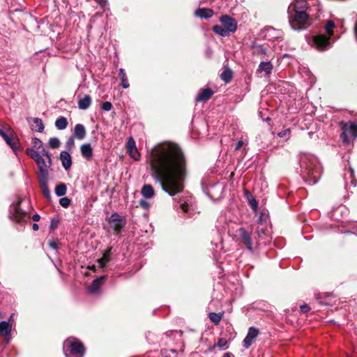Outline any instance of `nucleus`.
<instances>
[{
	"label": "nucleus",
	"mask_w": 357,
	"mask_h": 357,
	"mask_svg": "<svg viewBox=\"0 0 357 357\" xmlns=\"http://www.w3.org/2000/svg\"><path fill=\"white\" fill-rule=\"evenodd\" d=\"M152 177L162 190L174 197L183 192L187 176V164L180 146L164 142L153 148L149 156Z\"/></svg>",
	"instance_id": "f257e3e1"
},
{
	"label": "nucleus",
	"mask_w": 357,
	"mask_h": 357,
	"mask_svg": "<svg viewBox=\"0 0 357 357\" xmlns=\"http://www.w3.org/2000/svg\"><path fill=\"white\" fill-rule=\"evenodd\" d=\"M299 164L301 175L304 181L309 185L317 183L322 172V168L318 158L310 153H301Z\"/></svg>",
	"instance_id": "f03ea898"
},
{
	"label": "nucleus",
	"mask_w": 357,
	"mask_h": 357,
	"mask_svg": "<svg viewBox=\"0 0 357 357\" xmlns=\"http://www.w3.org/2000/svg\"><path fill=\"white\" fill-rule=\"evenodd\" d=\"M26 152L36 162L39 169L40 178H49V169L52 164V154L45 148L40 151L28 148Z\"/></svg>",
	"instance_id": "7ed1b4c3"
},
{
	"label": "nucleus",
	"mask_w": 357,
	"mask_h": 357,
	"mask_svg": "<svg viewBox=\"0 0 357 357\" xmlns=\"http://www.w3.org/2000/svg\"><path fill=\"white\" fill-rule=\"evenodd\" d=\"M335 23L333 20L327 21L325 25L326 35L318 34L312 38V45L319 51H324L331 47L330 38L333 34Z\"/></svg>",
	"instance_id": "20e7f679"
},
{
	"label": "nucleus",
	"mask_w": 357,
	"mask_h": 357,
	"mask_svg": "<svg viewBox=\"0 0 357 357\" xmlns=\"http://www.w3.org/2000/svg\"><path fill=\"white\" fill-rule=\"evenodd\" d=\"M66 357H83L85 349L84 345L75 338H68L63 343Z\"/></svg>",
	"instance_id": "39448f33"
},
{
	"label": "nucleus",
	"mask_w": 357,
	"mask_h": 357,
	"mask_svg": "<svg viewBox=\"0 0 357 357\" xmlns=\"http://www.w3.org/2000/svg\"><path fill=\"white\" fill-rule=\"evenodd\" d=\"M289 23L296 31L305 29L309 25L310 13H288Z\"/></svg>",
	"instance_id": "423d86ee"
},
{
	"label": "nucleus",
	"mask_w": 357,
	"mask_h": 357,
	"mask_svg": "<svg viewBox=\"0 0 357 357\" xmlns=\"http://www.w3.org/2000/svg\"><path fill=\"white\" fill-rule=\"evenodd\" d=\"M26 202V200H20L16 204L10 207V217L18 223H24L30 220V216L26 211L22 208V204Z\"/></svg>",
	"instance_id": "0eeeda50"
},
{
	"label": "nucleus",
	"mask_w": 357,
	"mask_h": 357,
	"mask_svg": "<svg viewBox=\"0 0 357 357\" xmlns=\"http://www.w3.org/2000/svg\"><path fill=\"white\" fill-rule=\"evenodd\" d=\"M341 137L344 143L349 142L350 137H357V124L354 122L342 123Z\"/></svg>",
	"instance_id": "6e6552de"
},
{
	"label": "nucleus",
	"mask_w": 357,
	"mask_h": 357,
	"mask_svg": "<svg viewBox=\"0 0 357 357\" xmlns=\"http://www.w3.org/2000/svg\"><path fill=\"white\" fill-rule=\"evenodd\" d=\"M310 13L309 4L307 0H296L288 8L287 13Z\"/></svg>",
	"instance_id": "1a4fd4ad"
},
{
	"label": "nucleus",
	"mask_w": 357,
	"mask_h": 357,
	"mask_svg": "<svg viewBox=\"0 0 357 357\" xmlns=\"http://www.w3.org/2000/svg\"><path fill=\"white\" fill-rule=\"evenodd\" d=\"M263 38L265 40L273 41L275 40H282L283 32L280 29H276L272 26H268L262 31Z\"/></svg>",
	"instance_id": "9d476101"
},
{
	"label": "nucleus",
	"mask_w": 357,
	"mask_h": 357,
	"mask_svg": "<svg viewBox=\"0 0 357 357\" xmlns=\"http://www.w3.org/2000/svg\"><path fill=\"white\" fill-rule=\"evenodd\" d=\"M219 21L229 34L231 33H234L237 30V22L235 19L229 17V15H222L220 17Z\"/></svg>",
	"instance_id": "9b49d317"
},
{
	"label": "nucleus",
	"mask_w": 357,
	"mask_h": 357,
	"mask_svg": "<svg viewBox=\"0 0 357 357\" xmlns=\"http://www.w3.org/2000/svg\"><path fill=\"white\" fill-rule=\"evenodd\" d=\"M108 221L111 227L113 228L116 232H119L126 225L124 218L117 213H113L110 215Z\"/></svg>",
	"instance_id": "f8f14e48"
},
{
	"label": "nucleus",
	"mask_w": 357,
	"mask_h": 357,
	"mask_svg": "<svg viewBox=\"0 0 357 357\" xmlns=\"http://www.w3.org/2000/svg\"><path fill=\"white\" fill-rule=\"evenodd\" d=\"M259 333V330L254 326L248 328V333L243 341V346L245 349H248L254 343Z\"/></svg>",
	"instance_id": "ddd939ff"
},
{
	"label": "nucleus",
	"mask_w": 357,
	"mask_h": 357,
	"mask_svg": "<svg viewBox=\"0 0 357 357\" xmlns=\"http://www.w3.org/2000/svg\"><path fill=\"white\" fill-rule=\"evenodd\" d=\"M238 234L246 248L249 251L253 252V243L250 234L243 227H241L238 229Z\"/></svg>",
	"instance_id": "4468645a"
},
{
	"label": "nucleus",
	"mask_w": 357,
	"mask_h": 357,
	"mask_svg": "<svg viewBox=\"0 0 357 357\" xmlns=\"http://www.w3.org/2000/svg\"><path fill=\"white\" fill-rule=\"evenodd\" d=\"M344 181L346 188H350L351 186L355 187L356 185L357 180L354 176V170L351 167L348 169H345Z\"/></svg>",
	"instance_id": "2eb2a0df"
},
{
	"label": "nucleus",
	"mask_w": 357,
	"mask_h": 357,
	"mask_svg": "<svg viewBox=\"0 0 357 357\" xmlns=\"http://www.w3.org/2000/svg\"><path fill=\"white\" fill-rule=\"evenodd\" d=\"M127 149L130 156L135 160H139L140 155L137 151L134 139L130 137L127 142Z\"/></svg>",
	"instance_id": "dca6fc26"
},
{
	"label": "nucleus",
	"mask_w": 357,
	"mask_h": 357,
	"mask_svg": "<svg viewBox=\"0 0 357 357\" xmlns=\"http://www.w3.org/2000/svg\"><path fill=\"white\" fill-rule=\"evenodd\" d=\"M86 135V130L84 126L81 123L76 124L73 132V137L82 140L85 138Z\"/></svg>",
	"instance_id": "f3484780"
},
{
	"label": "nucleus",
	"mask_w": 357,
	"mask_h": 357,
	"mask_svg": "<svg viewBox=\"0 0 357 357\" xmlns=\"http://www.w3.org/2000/svg\"><path fill=\"white\" fill-rule=\"evenodd\" d=\"M105 278V276L102 275L94 280L92 284L88 287V292L93 294L98 293Z\"/></svg>",
	"instance_id": "a211bd4d"
},
{
	"label": "nucleus",
	"mask_w": 357,
	"mask_h": 357,
	"mask_svg": "<svg viewBox=\"0 0 357 357\" xmlns=\"http://www.w3.org/2000/svg\"><path fill=\"white\" fill-rule=\"evenodd\" d=\"M60 160L62 166L66 170H68L72 166V158L69 152L63 151L60 153Z\"/></svg>",
	"instance_id": "6ab92c4d"
},
{
	"label": "nucleus",
	"mask_w": 357,
	"mask_h": 357,
	"mask_svg": "<svg viewBox=\"0 0 357 357\" xmlns=\"http://www.w3.org/2000/svg\"><path fill=\"white\" fill-rule=\"evenodd\" d=\"M213 91L209 89H202L195 97L196 102H205L213 96Z\"/></svg>",
	"instance_id": "aec40b11"
},
{
	"label": "nucleus",
	"mask_w": 357,
	"mask_h": 357,
	"mask_svg": "<svg viewBox=\"0 0 357 357\" xmlns=\"http://www.w3.org/2000/svg\"><path fill=\"white\" fill-rule=\"evenodd\" d=\"M252 50L255 56H259L262 59H265L268 57L267 50L261 45L253 44Z\"/></svg>",
	"instance_id": "412c9836"
},
{
	"label": "nucleus",
	"mask_w": 357,
	"mask_h": 357,
	"mask_svg": "<svg viewBox=\"0 0 357 357\" xmlns=\"http://www.w3.org/2000/svg\"><path fill=\"white\" fill-rule=\"evenodd\" d=\"M80 152L83 158L87 160H91L93 157V149L89 143L82 144L80 146Z\"/></svg>",
	"instance_id": "4be33fe9"
},
{
	"label": "nucleus",
	"mask_w": 357,
	"mask_h": 357,
	"mask_svg": "<svg viewBox=\"0 0 357 357\" xmlns=\"http://www.w3.org/2000/svg\"><path fill=\"white\" fill-rule=\"evenodd\" d=\"M92 103L91 97L86 94L78 100V108L82 110L87 109Z\"/></svg>",
	"instance_id": "5701e85b"
},
{
	"label": "nucleus",
	"mask_w": 357,
	"mask_h": 357,
	"mask_svg": "<svg viewBox=\"0 0 357 357\" xmlns=\"http://www.w3.org/2000/svg\"><path fill=\"white\" fill-rule=\"evenodd\" d=\"M195 15L201 19H208L211 17L214 12L211 8H198L195 13Z\"/></svg>",
	"instance_id": "b1692460"
},
{
	"label": "nucleus",
	"mask_w": 357,
	"mask_h": 357,
	"mask_svg": "<svg viewBox=\"0 0 357 357\" xmlns=\"http://www.w3.org/2000/svg\"><path fill=\"white\" fill-rule=\"evenodd\" d=\"M32 123H31V128L33 131L42 132L44 130L45 126L43 121L39 118L31 119Z\"/></svg>",
	"instance_id": "393cba45"
},
{
	"label": "nucleus",
	"mask_w": 357,
	"mask_h": 357,
	"mask_svg": "<svg viewBox=\"0 0 357 357\" xmlns=\"http://www.w3.org/2000/svg\"><path fill=\"white\" fill-rule=\"evenodd\" d=\"M141 194L145 199H151L155 195V190L150 184H145L141 190Z\"/></svg>",
	"instance_id": "a878e982"
},
{
	"label": "nucleus",
	"mask_w": 357,
	"mask_h": 357,
	"mask_svg": "<svg viewBox=\"0 0 357 357\" xmlns=\"http://www.w3.org/2000/svg\"><path fill=\"white\" fill-rule=\"evenodd\" d=\"M273 66L271 61H262L259 63L257 71L258 72H265L266 75H269L271 74Z\"/></svg>",
	"instance_id": "bb28decb"
},
{
	"label": "nucleus",
	"mask_w": 357,
	"mask_h": 357,
	"mask_svg": "<svg viewBox=\"0 0 357 357\" xmlns=\"http://www.w3.org/2000/svg\"><path fill=\"white\" fill-rule=\"evenodd\" d=\"M49 178H40V186L44 196L48 199H51L50 190L47 185V181Z\"/></svg>",
	"instance_id": "cd10ccee"
},
{
	"label": "nucleus",
	"mask_w": 357,
	"mask_h": 357,
	"mask_svg": "<svg viewBox=\"0 0 357 357\" xmlns=\"http://www.w3.org/2000/svg\"><path fill=\"white\" fill-rule=\"evenodd\" d=\"M245 196L251 206L252 209L254 211H257L258 209V203L251 192L248 190L245 191Z\"/></svg>",
	"instance_id": "c85d7f7f"
},
{
	"label": "nucleus",
	"mask_w": 357,
	"mask_h": 357,
	"mask_svg": "<svg viewBox=\"0 0 357 357\" xmlns=\"http://www.w3.org/2000/svg\"><path fill=\"white\" fill-rule=\"evenodd\" d=\"M175 207L177 209L181 210L184 213H187L188 211V203L187 197H182L176 202Z\"/></svg>",
	"instance_id": "c756f323"
},
{
	"label": "nucleus",
	"mask_w": 357,
	"mask_h": 357,
	"mask_svg": "<svg viewBox=\"0 0 357 357\" xmlns=\"http://www.w3.org/2000/svg\"><path fill=\"white\" fill-rule=\"evenodd\" d=\"M119 78L121 81V86L123 89H128L130 86L128 79L126 75V73L125 72V70L123 68L119 69Z\"/></svg>",
	"instance_id": "7c9ffc66"
},
{
	"label": "nucleus",
	"mask_w": 357,
	"mask_h": 357,
	"mask_svg": "<svg viewBox=\"0 0 357 357\" xmlns=\"http://www.w3.org/2000/svg\"><path fill=\"white\" fill-rule=\"evenodd\" d=\"M212 31L216 34L221 37L229 36V33L222 26L215 25L212 28Z\"/></svg>",
	"instance_id": "2f4dec72"
},
{
	"label": "nucleus",
	"mask_w": 357,
	"mask_h": 357,
	"mask_svg": "<svg viewBox=\"0 0 357 357\" xmlns=\"http://www.w3.org/2000/svg\"><path fill=\"white\" fill-rule=\"evenodd\" d=\"M67 119L64 116L59 117L55 121V126L58 130H64L68 126Z\"/></svg>",
	"instance_id": "473e14b6"
},
{
	"label": "nucleus",
	"mask_w": 357,
	"mask_h": 357,
	"mask_svg": "<svg viewBox=\"0 0 357 357\" xmlns=\"http://www.w3.org/2000/svg\"><path fill=\"white\" fill-rule=\"evenodd\" d=\"M11 331V326L9 322L3 321L0 322V333L9 335Z\"/></svg>",
	"instance_id": "72a5a7b5"
},
{
	"label": "nucleus",
	"mask_w": 357,
	"mask_h": 357,
	"mask_svg": "<svg viewBox=\"0 0 357 357\" xmlns=\"http://www.w3.org/2000/svg\"><path fill=\"white\" fill-rule=\"evenodd\" d=\"M67 188L66 184L60 183L57 185L55 188V194L57 197H62L66 194Z\"/></svg>",
	"instance_id": "f704fd0d"
},
{
	"label": "nucleus",
	"mask_w": 357,
	"mask_h": 357,
	"mask_svg": "<svg viewBox=\"0 0 357 357\" xmlns=\"http://www.w3.org/2000/svg\"><path fill=\"white\" fill-rule=\"evenodd\" d=\"M220 78L226 83L229 82L232 78L231 70L229 68L224 70V71L220 75Z\"/></svg>",
	"instance_id": "c9c22d12"
},
{
	"label": "nucleus",
	"mask_w": 357,
	"mask_h": 357,
	"mask_svg": "<svg viewBox=\"0 0 357 357\" xmlns=\"http://www.w3.org/2000/svg\"><path fill=\"white\" fill-rule=\"evenodd\" d=\"M222 313L210 312L208 314V317L213 323L218 324L222 318Z\"/></svg>",
	"instance_id": "e433bc0d"
},
{
	"label": "nucleus",
	"mask_w": 357,
	"mask_h": 357,
	"mask_svg": "<svg viewBox=\"0 0 357 357\" xmlns=\"http://www.w3.org/2000/svg\"><path fill=\"white\" fill-rule=\"evenodd\" d=\"M3 139L6 141V144L10 146V147L15 151L17 150V148L15 146V143L14 139L8 135L7 134H5V135L3 137Z\"/></svg>",
	"instance_id": "4c0bfd02"
},
{
	"label": "nucleus",
	"mask_w": 357,
	"mask_h": 357,
	"mask_svg": "<svg viewBox=\"0 0 357 357\" xmlns=\"http://www.w3.org/2000/svg\"><path fill=\"white\" fill-rule=\"evenodd\" d=\"M61 145L60 140L57 137H51L49 140V146L52 149H58Z\"/></svg>",
	"instance_id": "58836bf2"
},
{
	"label": "nucleus",
	"mask_w": 357,
	"mask_h": 357,
	"mask_svg": "<svg viewBox=\"0 0 357 357\" xmlns=\"http://www.w3.org/2000/svg\"><path fill=\"white\" fill-rule=\"evenodd\" d=\"M31 143L33 148L36 149L43 150V148H44L43 142L38 138H33Z\"/></svg>",
	"instance_id": "ea45409f"
},
{
	"label": "nucleus",
	"mask_w": 357,
	"mask_h": 357,
	"mask_svg": "<svg viewBox=\"0 0 357 357\" xmlns=\"http://www.w3.org/2000/svg\"><path fill=\"white\" fill-rule=\"evenodd\" d=\"M216 346L222 349H227L228 348L227 341L224 338L218 340Z\"/></svg>",
	"instance_id": "a19ab883"
},
{
	"label": "nucleus",
	"mask_w": 357,
	"mask_h": 357,
	"mask_svg": "<svg viewBox=\"0 0 357 357\" xmlns=\"http://www.w3.org/2000/svg\"><path fill=\"white\" fill-rule=\"evenodd\" d=\"M59 204L61 206L67 208L70 204V199L68 197H62L59 199Z\"/></svg>",
	"instance_id": "79ce46f5"
},
{
	"label": "nucleus",
	"mask_w": 357,
	"mask_h": 357,
	"mask_svg": "<svg viewBox=\"0 0 357 357\" xmlns=\"http://www.w3.org/2000/svg\"><path fill=\"white\" fill-rule=\"evenodd\" d=\"M74 139L75 138L73 136H71L70 137L68 138V139L66 142V146L68 151H71L75 146Z\"/></svg>",
	"instance_id": "37998d69"
},
{
	"label": "nucleus",
	"mask_w": 357,
	"mask_h": 357,
	"mask_svg": "<svg viewBox=\"0 0 357 357\" xmlns=\"http://www.w3.org/2000/svg\"><path fill=\"white\" fill-rule=\"evenodd\" d=\"M109 259L110 258L103 255L102 257L98 260V263L100 267L103 268L109 262Z\"/></svg>",
	"instance_id": "c03bdc74"
},
{
	"label": "nucleus",
	"mask_w": 357,
	"mask_h": 357,
	"mask_svg": "<svg viewBox=\"0 0 357 357\" xmlns=\"http://www.w3.org/2000/svg\"><path fill=\"white\" fill-rule=\"evenodd\" d=\"M112 108V104L109 101L104 102L101 105V109L105 112L110 111Z\"/></svg>",
	"instance_id": "a18cd8bd"
},
{
	"label": "nucleus",
	"mask_w": 357,
	"mask_h": 357,
	"mask_svg": "<svg viewBox=\"0 0 357 357\" xmlns=\"http://www.w3.org/2000/svg\"><path fill=\"white\" fill-rule=\"evenodd\" d=\"M49 245L52 250H56L58 249V241L57 240H50L49 241Z\"/></svg>",
	"instance_id": "49530a36"
},
{
	"label": "nucleus",
	"mask_w": 357,
	"mask_h": 357,
	"mask_svg": "<svg viewBox=\"0 0 357 357\" xmlns=\"http://www.w3.org/2000/svg\"><path fill=\"white\" fill-rule=\"evenodd\" d=\"M139 206L144 209H149L150 204L147 201L142 199L139 201Z\"/></svg>",
	"instance_id": "de8ad7c7"
},
{
	"label": "nucleus",
	"mask_w": 357,
	"mask_h": 357,
	"mask_svg": "<svg viewBox=\"0 0 357 357\" xmlns=\"http://www.w3.org/2000/svg\"><path fill=\"white\" fill-rule=\"evenodd\" d=\"M59 225V220L57 219H52L50 223V228L52 229H56Z\"/></svg>",
	"instance_id": "09e8293b"
},
{
	"label": "nucleus",
	"mask_w": 357,
	"mask_h": 357,
	"mask_svg": "<svg viewBox=\"0 0 357 357\" xmlns=\"http://www.w3.org/2000/svg\"><path fill=\"white\" fill-rule=\"evenodd\" d=\"M289 134H290V130L289 129H286V130H284L278 133V136L280 137H285V136H287V135H288Z\"/></svg>",
	"instance_id": "8fccbe9b"
},
{
	"label": "nucleus",
	"mask_w": 357,
	"mask_h": 357,
	"mask_svg": "<svg viewBox=\"0 0 357 357\" xmlns=\"http://www.w3.org/2000/svg\"><path fill=\"white\" fill-rule=\"evenodd\" d=\"M300 309L302 312L305 313L307 312L310 308L307 304H304L300 306Z\"/></svg>",
	"instance_id": "3c124183"
},
{
	"label": "nucleus",
	"mask_w": 357,
	"mask_h": 357,
	"mask_svg": "<svg viewBox=\"0 0 357 357\" xmlns=\"http://www.w3.org/2000/svg\"><path fill=\"white\" fill-rule=\"evenodd\" d=\"M244 144V142L243 140H238L236 145V147H235V151H238V149H240Z\"/></svg>",
	"instance_id": "603ef678"
},
{
	"label": "nucleus",
	"mask_w": 357,
	"mask_h": 357,
	"mask_svg": "<svg viewBox=\"0 0 357 357\" xmlns=\"http://www.w3.org/2000/svg\"><path fill=\"white\" fill-rule=\"evenodd\" d=\"M102 8H104L107 3V0H95Z\"/></svg>",
	"instance_id": "864d4df0"
},
{
	"label": "nucleus",
	"mask_w": 357,
	"mask_h": 357,
	"mask_svg": "<svg viewBox=\"0 0 357 357\" xmlns=\"http://www.w3.org/2000/svg\"><path fill=\"white\" fill-rule=\"evenodd\" d=\"M111 251H112V248H108L105 251V252L103 253V255L106 257H107L108 258H110V255H111Z\"/></svg>",
	"instance_id": "5fc2aeb1"
},
{
	"label": "nucleus",
	"mask_w": 357,
	"mask_h": 357,
	"mask_svg": "<svg viewBox=\"0 0 357 357\" xmlns=\"http://www.w3.org/2000/svg\"><path fill=\"white\" fill-rule=\"evenodd\" d=\"M40 219V215H38V213L36 214H34L33 216H32V220L35 222H38Z\"/></svg>",
	"instance_id": "6e6d98bb"
},
{
	"label": "nucleus",
	"mask_w": 357,
	"mask_h": 357,
	"mask_svg": "<svg viewBox=\"0 0 357 357\" xmlns=\"http://www.w3.org/2000/svg\"><path fill=\"white\" fill-rule=\"evenodd\" d=\"M32 229L33 231H37L39 229L38 225L36 223L33 224Z\"/></svg>",
	"instance_id": "4d7b16f0"
},
{
	"label": "nucleus",
	"mask_w": 357,
	"mask_h": 357,
	"mask_svg": "<svg viewBox=\"0 0 357 357\" xmlns=\"http://www.w3.org/2000/svg\"><path fill=\"white\" fill-rule=\"evenodd\" d=\"M223 357H233V355L231 353H225Z\"/></svg>",
	"instance_id": "13d9d810"
},
{
	"label": "nucleus",
	"mask_w": 357,
	"mask_h": 357,
	"mask_svg": "<svg viewBox=\"0 0 357 357\" xmlns=\"http://www.w3.org/2000/svg\"><path fill=\"white\" fill-rule=\"evenodd\" d=\"M6 134L1 128H0V135L3 137Z\"/></svg>",
	"instance_id": "bf43d9fd"
},
{
	"label": "nucleus",
	"mask_w": 357,
	"mask_h": 357,
	"mask_svg": "<svg viewBox=\"0 0 357 357\" xmlns=\"http://www.w3.org/2000/svg\"><path fill=\"white\" fill-rule=\"evenodd\" d=\"M89 268L91 269V270L94 271L95 270V266L93 265L92 266H89Z\"/></svg>",
	"instance_id": "052dcab7"
},
{
	"label": "nucleus",
	"mask_w": 357,
	"mask_h": 357,
	"mask_svg": "<svg viewBox=\"0 0 357 357\" xmlns=\"http://www.w3.org/2000/svg\"><path fill=\"white\" fill-rule=\"evenodd\" d=\"M270 119H270L269 117H267L266 120V121H269Z\"/></svg>",
	"instance_id": "680f3d73"
},
{
	"label": "nucleus",
	"mask_w": 357,
	"mask_h": 357,
	"mask_svg": "<svg viewBox=\"0 0 357 357\" xmlns=\"http://www.w3.org/2000/svg\"><path fill=\"white\" fill-rule=\"evenodd\" d=\"M356 235H357V229H356Z\"/></svg>",
	"instance_id": "e2e57ef3"
},
{
	"label": "nucleus",
	"mask_w": 357,
	"mask_h": 357,
	"mask_svg": "<svg viewBox=\"0 0 357 357\" xmlns=\"http://www.w3.org/2000/svg\"><path fill=\"white\" fill-rule=\"evenodd\" d=\"M165 357H169V356H165Z\"/></svg>",
	"instance_id": "0e129e2a"
}]
</instances>
